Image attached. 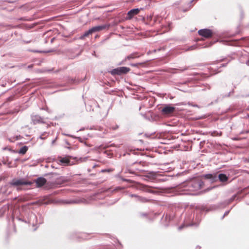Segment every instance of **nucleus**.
I'll return each mask as SVG.
<instances>
[{"mask_svg":"<svg viewBox=\"0 0 249 249\" xmlns=\"http://www.w3.org/2000/svg\"><path fill=\"white\" fill-rule=\"evenodd\" d=\"M204 182L199 178H195L186 181L179 185L172 188L160 189L161 192L166 194L175 195H191L190 192L195 191L201 189Z\"/></svg>","mask_w":249,"mask_h":249,"instance_id":"obj_1","label":"nucleus"},{"mask_svg":"<svg viewBox=\"0 0 249 249\" xmlns=\"http://www.w3.org/2000/svg\"><path fill=\"white\" fill-rule=\"evenodd\" d=\"M204 177L206 179H210L212 182L217 180V178L221 182H223L227 181L229 179L228 177L223 173L219 174L217 177L213 174H206L204 175Z\"/></svg>","mask_w":249,"mask_h":249,"instance_id":"obj_2","label":"nucleus"},{"mask_svg":"<svg viewBox=\"0 0 249 249\" xmlns=\"http://www.w3.org/2000/svg\"><path fill=\"white\" fill-rule=\"evenodd\" d=\"M33 182L31 181L25 180L24 178L13 179L10 182L9 184L14 187H18L22 185H32Z\"/></svg>","mask_w":249,"mask_h":249,"instance_id":"obj_3","label":"nucleus"},{"mask_svg":"<svg viewBox=\"0 0 249 249\" xmlns=\"http://www.w3.org/2000/svg\"><path fill=\"white\" fill-rule=\"evenodd\" d=\"M130 71L129 68L126 67H120L117 68L112 69L109 72L112 75H121L122 74H126Z\"/></svg>","mask_w":249,"mask_h":249,"instance_id":"obj_4","label":"nucleus"},{"mask_svg":"<svg viewBox=\"0 0 249 249\" xmlns=\"http://www.w3.org/2000/svg\"><path fill=\"white\" fill-rule=\"evenodd\" d=\"M176 110V108L172 106L170 104L165 105L161 109L162 114L166 116H171L174 114Z\"/></svg>","mask_w":249,"mask_h":249,"instance_id":"obj_5","label":"nucleus"},{"mask_svg":"<svg viewBox=\"0 0 249 249\" xmlns=\"http://www.w3.org/2000/svg\"><path fill=\"white\" fill-rule=\"evenodd\" d=\"M198 34L205 38H210L215 35V33L209 29H200L198 31Z\"/></svg>","mask_w":249,"mask_h":249,"instance_id":"obj_6","label":"nucleus"},{"mask_svg":"<svg viewBox=\"0 0 249 249\" xmlns=\"http://www.w3.org/2000/svg\"><path fill=\"white\" fill-rule=\"evenodd\" d=\"M16 218L19 221L24 222L25 223L28 222L29 223H32L33 226L38 223V218H37L36 215L33 213H31L29 214V217L28 218V222L19 217H17Z\"/></svg>","mask_w":249,"mask_h":249,"instance_id":"obj_7","label":"nucleus"},{"mask_svg":"<svg viewBox=\"0 0 249 249\" xmlns=\"http://www.w3.org/2000/svg\"><path fill=\"white\" fill-rule=\"evenodd\" d=\"M142 9V8H134L130 11H129L127 13L126 19H131L134 16L138 15L140 10Z\"/></svg>","mask_w":249,"mask_h":249,"instance_id":"obj_8","label":"nucleus"},{"mask_svg":"<svg viewBox=\"0 0 249 249\" xmlns=\"http://www.w3.org/2000/svg\"><path fill=\"white\" fill-rule=\"evenodd\" d=\"M34 182L36 183V187L40 188L46 184L47 180L43 177H39L35 179Z\"/></svg>","mask_w":249,"mask_h":249,"instance_id":"obj_9","label":"nucleus"},{"mask_svg":"<svg viewBox=\"0 0 249 249\" xmlns=\"http://www.w3.org/2000/svg\"><path fill=\"white\" fill-rule=\"evenodd\" d=\"M32 121L34 124L37 123H44L43 118L37 115H32L31 116Z\"/></svg>","mask_w":249,"mask_h":249,"instance_id":"obj_10","label":"nucleus"},{"mask_svg":"<svg viewBox=\"0 0 249 249\" xmlns=\"http://www.w3.org/2000/svg\"><path fill=\"white\" fill-rule=\"evenodd\" d=\"M109 27V25H108L103 24L93 27L91 28V30L93 32V33H94L97 32H99L100 31L103 30L107 28H108Z\"/></svg>","mask_w":249,"mask_h":249,"instance_id":"obj_11","label":"nucleus"},{"mask_svg":"<svg viewBox=\"0 0 249 249\" xmlns=\"http://www.w3.org/2000/svg\"><path fill=\"white\" fill-rule=\"evenodd\" d=\"M220 207V206L219 205H218V206H215V205L212 206L210 207L209 209H206L205 207H202V208L201 209V211L208 212L209 211H213V210H215Z\"/></svg>","mask_w":249,"mask_h":249,"instance_id":"obj_12","label":"nucleus"},{"mask_svg":"<svg viewBox=\"0 0 249 249\" xmlns=\"http://www.w3.org/2000/svg\"><path fill=\"white\" fill-rule=\"evenodd\" d=\"M157 173L153 171H149L147 172V174L145 176V177L149 178H154L156 177Z\"/></svg>","mask_w":249,"mask_h":249,"instance_id":"obj_13","label":"nucleus"},{"mask_svg":"<svg viewBox=\"0 0 249 249\" xmlns=\"http://www.w3.org/2000/svg\"><path fill=\"white\" fill-rule=\"evenodd\" d=\"M93 34L91 28L85 32L84 34L80 37V39H83L85 37L88 36L89 35Z\"/></svg>","mask_w":249,"mask_h":249,"instance_id":"obj_14","label":"nucleus"},{"mask_svg":"<svg viewBox=\"0 0 249 249\" xmlns=\"http://www.w3.org/2000/svg\"><path fill=\"white\" fill-rule=\"evenodd\" d=\"M59 161L63 164H69L70 162V160L68 157L60 158Z\"/></svg>","mask_w":249,"mask_h":249,"instance_id":"obj_15","label":"nucleus"},{"mask_svg":"<svg viewBox=\"0 0 249 249\" xmlns=\"http://www.w3.org/2000/svg\"><path fill=\"white\" fill-rule=\"evenodd\" d=\"M138 56H136L135 54H131L129 55H128L125 59L124 60H123L122 61H121L120 63H119V65H124V62L125 61V60L126 59H128V60H130V59H134L135 58H136V57H138Z\"/></svg>","mask_w":249,"mask_h":249,"instance_id":"obj_16","label":"nucleus"},{"mask_svg":"<svg viewBox=\"0 0 249 249\" xmlns=\"http://www.w3.org/2000/svg\"><path fill=\"white\" fill-rule=\"evenodd\" d=\"M28 147L27 146H24L22 147L18 151V153L20 154H25L28 150Z\"/></svg>","mask_w":249,"mask_h":249,"instance_id":"obj_17","label":"nucleus"},{"mask_svg":"<svg viewBox=\"0 0 249 249\" xmlns=\"http://www.w3.org/2000/svg\"><path fill=\"white\" fill-rule=\"evenodd\" d=\"M137 200L139 201H140L141 202H142V203L147 202H149V200L147 198L142 197V196H139L137 198Z\"/></svg>","mask_w":249,"mask_h":249,"instance_id":"obj_18","label":"nucleus"},{"mask_svg":"<svg viewBox=\"0 0 249 249\" xmlns=\"http://www.w3.org/2000/svg\"><path fill=\"white\" fill-rule=\"evenodd\" d=\"M148 215V213H147L143 212H139L138 213V216L140 217L143 218L146 217Z\"/></svg>","mask_w":249,"mask_h":249,"instance_id":"obj_19","label":"nucleus"},{"mask_svg":"<svg viewBox=\"0 0 249 249\" xmlns=\"http://www.w3.org/2000/svg\"><path fill=\"white\" fill-rule=\"evenodd\" d=\"M236 197V195H233L231 198H230L228 200V202L227 203L224 202L223 203H221L220 204H225L227 205L231 202L232 201H233L235 199V198Z\"/></svg>","mask_w":249,"mask_h":249,"instance_id":"obj_20","label":"nucleus"},{"mask_svg":"<svg viewBox=\"0 0 249 249\" xmlns=\"http://www.w3.org/2000/svg\"><path fill=\"white\" fill-rule=\"evenodd\" d=\"M143 190L147 192H150V193H155V192L153 191H152L150 189V187H148V186H144L143 187Z\"/></svg>","mask_w":249,"mask_h":249,"instance_id":"obj_21","label":"nucleus"},{"mask_svg":"<svg viewBox=\"0 0 249 249\" xmlns=\"http://www.w3.org/2000/svg\"><path fill=\"white\" fill-rule=\"evenodd\" d=\"M48 137L47 133L45 132L41 134V135L39 136V138L41 140H45Z\"/></svg>","mask_w":249,"mask_h":249,"instance_id":"obj_22","label":"nucleus"},{"mask_svg":"<svg viewBox=\"0 0 249 249\" xmlns=\"http://www.w3.org/2000/svg\"><path fill=\"white\" fill-rule=\"evenodd\" d=\"M145 64L144 62H142V63H132V64H131V65L133 67H138L139 66H143Z\"/></svg>","mask_w":249,"mask_h":249,"instance_id":"obj_23","label":"nucleus"},{"mask_svg":"<svg viewBox=\"0 0 249 249\" xmlns=\"http://www.w3.org/2000/svg\"><path fill=\"white\" fill-rule=\"evenodd\" d=\"M197 48V47L196 45H192L191 46H190L187 49L185 50V51H192L194 49H196Z\"/></svg>","mask_w":249,"mask_h":249,"instance_id":"obj_24","label":"nucleus"},{"mask_svg":"<svg viewBox=\"0 0 249 249\" xmlns=\"http://www.w3.org/2000/svg\"><path fill=\"white\" fill-rule=\"evenodd\" d=\"M192 225H193V223L190 224H188V225H186L185 224H183L181 225V226H180L178 228V230H181L185 226H192Z\"/></svg>","mask_w":249,"mask_h":249,"instance_id":"obj_25","label":"nucleus"},{"mask_svg":"<svg viewBox=\"0 0 249 249\" xmlns=\"http://www.w3.org/2000/svg\"><path fill=\"white\" fill-rule=\"evenodd\" d=\"M43 222V218L41 214H39V218L38 219L37 224H40Z\"/></svg>","mask_w":249,"mask_h":249,"instance_id":"obj_26","label":"nucleus"},{"mask_svg":"<svg viewBox=\"0 0 249 249\" xmlns=\"http://www.w3.org/2000/svg\"><path fill=\"white\" fill-rule=\"evenodd\" d=\"M33 52H36V53H46L51 52L52 51L51 50H49V51H42L35 50V51H33Z\"/></svg>","mask_w":249,"mask_h":249,"instance_id":"obj_27","label":"nucleus"},{"mask_svg":"<svg viewBox=\"0 0 249 249\" xmlns=\"http://www.w3.org/2000/svg\"><path fill=\"white\" fill-rule=\"evenodd\" d=\"M75 236H76V233L72 232V233H71V234L69 235V238L70 239H74Z\"/></svg>","mask_w":249,"mask_h":249,"instance_id":"obj_28","label":"nucleus"},{"mask_svg":"<svg viewBox=\"0 0 249 249\" xmlns=\"http://www.w3.org/2000/svg\"><path fill=\"white\" fill-rule=\"evenodd\" d=\"M188 67H185L183 69H177V71H178L179 72H181L182 71H184L185 70H188Z\"/></svg>","mask_w":249,"mask_h":249,"instance_id":"obj_29","label":"nucleus"},{"mask_svg":"<svg viewBox=\"0 0 249 249\" xmlns=\"http://www.w3.org/2000/svg\"><path fill=\"white\" fill-rule=\"evenodd\" d=\"M230 212V210L225 212L223 216L222 217L221 219H223L225 216L228 215V214Z\"/></svg>","mask_w":249,"mask_h":249,"instance_id":"obj_30","label":"nucleus"},{"mask_svg":"<svg viewBox=\"0 0 249 249\" xmlns=\"http://www.w3.org/2000/svg\"><path fill=\"white\" fill-rule=\"evenodd\" d=\"M66 135L67 136H70V137H71L72 138H74L75 139H78L79 140H81V138L80 137H74L71 135H70V134H66Z\"/></svg>","mask_w":249,"mask_h":249,"instance_id":"obj_31","label":"nucleus"},{"mask_svg":"<svg viewBox=\"0 0 249 249\" xmlns=\"http://www.w3.org/2000/svg\"><path fill=\"white\" fill-rule=\"evenodd\" d=\"M233 93V89L231 91L229 92L228 94H226L224 96L228 97L230 96L231 94Z\"/></svg>","mask_w":249,"mask_h":249,"instance_id":"obj_32","label":"nucleus"},{"mask_svg":"<svg viewBox=\"0 0 249 249\" xmlns=\"http://www.w3.org/2000/svg\"><path fill=\"white\" fill-rule=\"evenodd\" d=\"M129 196L131 197H135L137 199L138 198L139 196L136 194H130Z\"/></svg>","mask_w":249,"mask_h":249,"instance_id":"obj_33","label":"nucleus"},{"mask_svg":"<svg viewBox=\"0 0 249 249\" xmlns=\"http://www.w3.org/2000/svg\"><path fill=\"white\" fill-rule=\"evenodd\" d=\"M88 157H84V158H81L80 159V160H81V161L83 162V161H86V160L88 159Z\"/></svg>","mask_w":249,"mask_h":249,"instance_id":"obj_34","label":"nucleus"},{"mask_svg":"<svg viewBox=\"0 0 249 249\" xmlns=\"http://www.w3.org/2000/svg\"><path fill=\"white\" fill-rule=\"evenodd\" d=\"M213 42H210L208 43V44H207L206 45V46H205L204 47H203L204 48H205V47H210L211 46H212L213 44Z\"/></svg>","mask_w":249,"mask_h":249,"instance_id":"obj_35","label":"nucleus"},{"mask_svg":"<svg viewBox=\"0 0 249 249\" xmlns=\"http://www.w3.org/2000/svg\"><path fill=\"white\" fill-rule=\"evenodd\" d=\"M198 0H191L189 3H188V5H189V8H190L192 7L191 4L194 1H197Z\"/></svg>","mask_w":249,"mask_h":249,"instance_id":"obj_36","label":"nucleus"},{"mask_svg":"<svg viewBox=\"0 0 249 249\" xmlns=\"http://www.w3.org/2000/svg\"><path fill=\"white\" fill-rule=\"evenodd\" d=\"M249 133V130H243L240 132V134H247Z\"/></svg>","mask_w":249,"mask_h":249,"instance_id":"obj_37","label":"nucleus"},{"mask_svg":"<svg viewBox=\"0 0 249 249\" xmlns=\"http://www.w3.org/2000/svg\"><path fill=\"white\" fill-rule=\"evenodd\" d=\"M21 138V136H20V135H19V136H16V140H19Z\"/></svg>","mask_w":249,"mask_h":249,"instance_id":"obj_38","label":"nucleus"},{"mask_svg":"<svg viewBox=\"0 0 249 249\" xmlns=\"http://www.w3.org/2000/svg\"><path fill=\"white\" fill-rule=\"evenodd\" d=\"M56 138H56L54 140L52 141V145H53L54 144V143L55 142Z\"/></svg>","mask_w":249,"mask_h":249,"instance_id":"obj_39","label":"nucleus"},{"mask_svg":"<svg viewBox=\"0 0 249 249\" xmlns=\"http://www.w3.org/2000/svg\"><path fill=\"white\" fill-rule=\"evenodd\" d=\"M70 80H71V83H74L75 82V79H74L73 78H71Z\"/></svg>","mask_w":249,"mask_h":249,"instance_id":"obj_40","label":"nucleus"},{"mask_svg":"<svg viewBox=\"0 0 249 249\" xmlns=\"http://www.w3.org/2000/svg\"><path fill=\"white\" fill-rule=\"evenodd\" d=\"M243 97H249V94H247V95H244V96H243Z\"/></svg>","mask_w":249,"mask_h":249,"instance_id":"obj_41","label":"nucleus"},{"mask_svg":"<svg viewBox=\"0 0 249 249\" xmlns=\"http://www.w3.org/2000/svg\"><path fill=\"white\" fill-rule=\"evenodd\" d=\"M7 100L9 101H11L12 100V98L11 97H9Z\"/></svg>","mask_w":249,"mask_h":249,"instance_id":"obj_42","label":"nucleus"},{"mask_svg":"<svg viewBox=\"0 0 249 249\" xmlns=\"http://www.w3.org/2000/svg\"><path fill=\"white\" fill-rule=\"evenodd\" d=\"M207 87L208 89H210L211 88V87L209 85H207Z\"/></svg>","mask_w":249,"mask_h":249,"instance_id":"obj_43","label":"nucleus"},{"mask_svg":"<svg viewBox=\"0 0 249 249\" xmlns=\"http://www.w3.org/2000/svg\"><path fill=\"white\" fill-rule=\"evenodd\" d=\"M2 163H3L4 164H7L6 162V161H4V160H3V161H2Z\"/></svg>","mask_w":249,"mask_h":249,"instance_id":"obj_44","label":"nucleus"},{"mask_svg":"<svg viewBox=\"0 0 249 249\" xmlns=\"http://www.w3.org/2000/svg\"><path fill=\"white\" fill-rule=\"evenodd\" d=\"M109 171V170H102V172H106V171Z\"/></svg>","mask_w":249,"mask_h":249,"instance_id":"obj_45","label":"nucleus"},{"mask_svg":"<svg viewBox=\"0 0 249 249\" xmlns=\"http://www.w3.org/2000/svg\"><path fill=\"white\" fill-rule=\"evenodd\" d=\"M226 65V64H222L221 67H225Z\"/></svg>","mask_w":249,"mask_h":249,"instance_id":"obj_46","label":"nucleus"},{"mask_svg":"<svg viewBox=\"0 0 249 249\" xmlns=\"http://www.w3.org/2000/svg\"><path fill=\"white\" fill-rule=\"evenodd\" d=\"M112 155V154H111L110 153H109V154H108V156L111 157Z\"/></svg>","mask_w":249,"mask_h":249,"instance_id":"obj_47","label":"nucleus"},{"mask_svg":"<svg viewBox=\"0 0 249 249\" xmlns=\"http://www.w3.org/2000/svg\"><path fill=\"white\" fill-rule=\"evenodd\" d=\"M84 129V128H81V129H80L79 130H80V131H82V130H83Z\"/></svg>","mask_w":249,"mask_h":249,"instance_id":"obj_48","label":"nucleus"},{"mask_svg":"<svg viewBox=\"0 0 249 249\" xmlns=\"http://www.w3.org/2000/svg\"><path fill=\"white\" fill-rule=\"evenodd\" d=\"M187 10H188V9H185V10H183V11H184V12H186V11H187Z\"/></svg>","mask_w":249,"mask_h":249,"instance_id":"obj_49","label":"nucleus"},{"mask_svg":"<svg viewBox=\"0 0 249 249\" xmlns=\"http://www.w3.org/2000/svg\"><path fill=\"white\" fill-rule=\"evenodd\" d=\"M8 164V166H9V167H11V166H10V163H9Z\"/></svg>","mask_w":249,"mask_h":249,"instance_id":"obj_50","label":"nucleus"},{"mask_svg":"<svg viewBox=\"0 0 249 249\" xmlns=\"http://www.w3.org/2000/svg\"><path fill=\"white\" fill-rule=\"evenodd\" d=\"M71 202H72L68 201L67 203H71Z\"/></svg>","mask_w":249,"mask_h":249,"instance_id":"obj_51","label":"nucleus"},{"mask_svg":"<svg viewBox=\"0 0 249 249\" xmlns=\"http://www.w3.org/2000/svg\"><path fill=\"white\" fill-rule=\"evenodd\" d=\"M66 143H67V144H68V145H69V144H69V143L68 142H66Z\"/></svg>","mask_w":249,"mask_h":249,"instance_id":"obj_52","label":"nucleus"},{"mask_svg":"<svg viewBox=\"0 0 249 249\" xmlns=\"http://www.w3.org/2000/svg\"><path fill=\"white\" fill-rule=\"evenodd\" d=\"M249 61H248V62L247 63V64L249 65Z\"/></svg>","mask_w":249,"mask_h":249,"instance_id":"obj_53","label":"nucleus"},{"mask_svg":"<svg viewBox=\"0 0 249 249\" xmlns=\"http://www.w3.org/2000/svg\"><path fill=\"white\" fill-rule=\"evenodd\" d=\"M249 61H248V62L247 63V64L249 65Z\"/></svg>","mask_w":249,"mask_h":249,"instance_id":"obj_54","label":"nucleus"},{"mask_svg":"<svg viewBox=\"0 0 249 249\" xmlns=\"http://www.w3.org/2000/svg\"><path fill=\"white\" fill-rule=\"evenodd\" d=\"M124 180L126 181H128V179H124Z\"/></svg>","mask_w":249,"mask_h":249,"instance_id":"obj_55","label":"nucleus"},{"mask_svg":"<svg viewBox=\"0 0 249 249\" xmlns=\"http://www.w3.org/2000/svg\"><path fill=\"white\" fill-rule=\"evenodd\" d=\"M139 164H142V162L141 161V162H139Z\"/></svg>","mask_w":249,"mask_h":249,"instance_id":"obj_56","label":"nucleus"},{"mask_svg":"<svg viewBox=\"0 0 249 249\" xmlns=\"http://www.w3.org/2000/svg\"><path fill=\"white\" fill-rule=\"evenodd\" d=\"M199 40H204L203 39H199Z\"/></svg>","mask_w":249,"mask_h":249,"instance_id":"obj_57","label":"nucleus"}]
</instances>
